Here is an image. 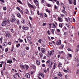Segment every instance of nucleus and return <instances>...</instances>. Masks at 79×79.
Segmentation results:
<instances>
[{"mask_svg":"<svg viewBox=\"0 0 79 79\" xmlns=\"http://www.w3.org/2000/svg\"><path fill=\"white\" fill-rule=\"evenodd\" d=\"M57 45H60L61 44V41L60 40H58L56 43Z\"/></svg>","mask_w":79,"mask_h":79,"instance_id":"nucleus-5","label":"nucleus"},{"mask_svg":"<svg viewBox=\"0 0 79 79\" xmlns=\"http://www.w3.org/2000/svg\"><path fill=\"white\" fill-rule=\"evenodd\" d=\"M2 39L0 38V43H2Z\"/></svg>","mask_w":79,"mask_h":79,"instance_id":"nucleus-64","label":"nucleus"},{"mask_svg":"<svg viewBox=\"0 0 79 79\" xmlns=\"http://www.w3.org/2000/svg\"><path fill=\"white\" fill-rule=\"evenodd\" d=\"M41 52H42V53H44L45 52L46 50L44 48H43L41 49Z\"/></svg>","mask_w":79,"mask_h":79,"instance_id":"nucleus-6","label":"nucleus"},{"mask_svg":"<svg viewBox=\"0 0 79 79\" xmlns=\"http://www.w3.org/2000/svg\"><path fill=\"white\" fill-rule=\"evenodd\" d=\"M7 45H8V43L5 42L3 44V45L4 47H6V46Z\"/></svg>","mask_w":79,"mask_h":79,"instance_id":"nucleus-16","label":"nucleus"},{"mask_svg":"<svg viewBox=\"0 0 79 79\" xmlns=\"http://www.w3.org/2000/svg\"><path fill=\"white\" fill-rule=\"evenodd\" d=\"M61 5L62 6H63V8H65V7H64V4H63V3H61Z\"/></svg>","mask_w":79,"mask_h":79,"instance_id":"nucleus-31","label":"nucleus"},{"mask_svg":"<svg viewBox=\"0 0 79 79\" xmlns=\"http://www.w3.org/2000/svg\"><path fill=\"white\" fill-rule=\"evenodd\" d=\"M75 61L78 64L79 63V58L77 56L76 57Z\"/></svg>","mask_w":79,"mask_h":79,"instance_id":"nucleus-4","label":"nucleus"},{"mask_svg":"<svg viewBox=\"0 0 79 79\" xmlns=\"http://www.w3.org/2000/svg\"><path fill=\"white\" fill-rule=\"evenodd\" d=\"M46 12H48V13H49V14H50V11L49 10H48L46 9Z\"/></svg>","mask_w":79,"mask_h":79,"instance_id":"nucleus-28","label":"nucleus"},{"mask_svg":"<svg viewBox=\"0 0 79 79\" xmlns=\"http://www.w3.org/2000/svg\"><path fill=\"white\" fill-rule=\"evenodd\" d=\"M56 3H57V5H60V3H59V2L57 1Z\"/></svg>","mask_w":79,"mask_h":79,"instance_id":"nucleus-58","label":"nucleus"},{"mask_svg":"<svg viewBox=\"0 0 79 79\" xmlns=\"http://www.w3.org/2000/svg\"><path fill=\"white\" fill-rule=\"evenodd\" d=\"M20 46V44H17L16 45V47H17V48H18Z\"/></svg>","mask_w":79,"mask_h":79,"instance_id":"nucleus-47","label":"nucleus"},{"mask_svg":"<svg viewBox=\"0 0 79 79\" xmlns=\"http://www.w3.org/2000/svg\"><path fill=\"white\" fill-rule=\"evenodd\" d=\"M68 55L69 57H72V55L70 54H68Z\"/></svg>","mask_w":79,"mask_h":79,"instance_id":"nucleus-44","label":"nucleus"},{"mask_svg":"<svg viewBox=\"0 0 79 79\" xmlns=\"http://www.w3.org/2000/svg\"><path fill=\"white\" fill-rule=\"evenodd\" d=\"M0 1L2 2V3H5V1H4V0H0Z\"/></svg>","mask_w":79,"mask_h":79,"instance_id":"nucleus-61","label":"nucleus"},{"mask_svg":"<svg viewBox=\"0 0 79 79\" xmlns=\"http://www.w3.org/2000/svg\"><path fill=\"white\" fill-rule=\"evenodd\" d=\"M62 12L63 13H64L65 15H66V12L65 11V8H64V10H62Z\"/></svg>","mask_w":79,"mask_h":79,"instance_id":"nucleus-13","label":"nucleus"},{"mask_svg":"<svg viewBox=\"0 0 79 79\" xmlns=\"http://www.w3.org/2000/svg\"><path fill=\"white\" fill-rule=\"evenodd\" d=\"M4 10H6V7H3Z\"/></svg>","mask_w":79,"mask_h":79,"instance_id":"nucleus-59","label":"nucleus"},{"mask_svg":"<svg viewBox=\"0 0 79 79\" xmlns=\"http://www.w3.org/2000/svg\"><path fill=\"white\" fill-rule=\"evenodd\" d=\"M37 15H40V13H39V10H38L37 11Z\"/></svg>","mask_w":79,"mask_h":79,"instance_id":"nucleus-49","label":"nucleus"},{"mask_svg":"<svg viewBox=\"0 0 79 79\" xmlns=\"http://www.w3.org/2000/svg\"><path fill=\"white\" fill-rule=\"evenodd\" d=\"M34 2L37 5H38V4H39V2H38V1L37 0H35L34 1Z\"/></svg>","mask_w":79,"mask_h":79,"instance_id":"nucleus-18","label":"nucleus"},{"mask_svg":"<svg viewBox=\"0 0 79 79\" xmlns=\"http://www.w3.org/2000/svg\"><path fill=\"white\" fill-rule=\"evenodd\" d=\"M28 68H29V66L27 65H25L24 66V69H26V70H27L28 69Z\"/></svg>","mask_w":79,"mask_h":79,"instance_id":"nucleus-11","label":"nucleus"},{"mask_svg":"<svg viewBox=\"0 0 79 79\" xmlns=\"http://www.w3.org/2000/svg\"><path fill=\"white\" fill-rule=\"evenodd\" d=\"M31 67L32 68H33L34 69H36V67L35 66V65L32 64Z\"/></svg>","mask_w":79,"mask_h":79,"instance_id":"nucleus-17","label":"nucleus"},{"mask_svg":"<svg viewBox=\"0 0 79 79\" xmlns=\"http://www.w3.org/2000/svg\"><path fill=\"white\" fill-rule=\"evenodd\" d=\"M61 65H62V64H61V63H59L58 65L59 67H60V66H61Z\"/></svg>","mask_w":79,"mask_h":79,"instance_id":"nucleus-41","label":"nucleus"},{"mask_svg":"<svg viewBox=\"0 0 79 79\" xmlns=\"http://www.w3.org/2000/svg\"><path fill=\"white\" fill-rule=\"evenodd\" d=\"M78 51H79V48H77L75 50V52L77 53V52H78Z\"/></svg>","mask_w":79,"mask_h":79,"instance_id":"nucleus-26","label":"nucleus"},{"mask_svg":"<svg viewBox=\"0 0 79 79\" xmlns=\"http://www.w3.org/2000/svg\"><path fill=\"white\" fill-rule=\"evenodd\" d=\"M73 1L74 5H76V0H73Z\"/></svg>","mask_w":79,"mask_h":79,"instance_id":"nucleus-25","label":"nucleus"},{"mask_svg":"<svg viewBox=\"0 0 79 79\" xmlns=\"http://www.w3.org/2000/svg\"><path fill=\"white\" fill-rule=\"evenodd\" d=\"M8 49L7 48H6L5 49V52H8Z\"/></svg>","mask_w":79,"mask_h":79,"instance_id":"nucleus-43","label":"nucleus"},{"mask_svg":"<svg viewBox=\"0 0 79 79\" xmlns=\"http://www.w3.org/2000/svg\"><path fill=\"white\" fill-rule=\"evenodd\" d=\"M57 31H58V32H60V30L58 29H57Z\"/></svg>","mask_w":79,"mask_h":79,"instance_id":"nucleus-55","label":"nucleus"},{"mask_svg":"<svg viewBox=\"0 0 79 79\" xmlns=\"http://www.w3.org/2000/svg\"><path fill=\"white\" fill-rule=\"evenodd\" d=\"M69 2L70 4H72L73 3V2H72V1L71 0H69Z\"/></svg>","mask_w":79,"mask_h":79,"instance_id":"nucleus-35","label":"nucleus"},{"mask_svg":"<svg viewBox=\"0 0 79 79\" xmlns=\"http://www.w3.org/2000/svg\"><path fill=\"white\" fill-rule=\"evenodd\" d=\"M5 62H3V61H1L0 62V63L1 64H4V63H5Z\"/></svg>","mask_w":79,"mask_h":79,"instance_id":"nucleus-62","label":"nucleus"},{"mask_svg":"<svg viewBox=\"0 0 79 79\" xmlns=\"http://www.w3.org/2000/svg\"><path fill=\"white\" fill-rule=\"evenodd\" d=\"M42 39H39L38 40V42L39 43H40V44H41L42 43Z\"/></svg>","mask_w":79,"mask_h":79,"instance_id":"nucleus-29","label":"nucleus"},{"mask_svg":"<svg viewBox=\"0 0 79 79\" xmlns=\"http://www.w3.org/2000/svg\"><path fill=\"white\" fill-rule=\"evenodd\" d=\"M51 32L53 34H54V29H51Z\"/></svg>","mask_w":79,"mask_h":79,"instance_id":"nucleus-36","label":"nucleus"},{"mask_svg":"<svg viewBox=\"0 0 79 79\" xmlns=\"http://www.w3.org/2000/svg\"><path fill=\"white\" fill-rule=\"evenodd\" d=\"M17 2H18L19 3H20V4H21L22 5L23 4V3L21 2L20 1L18 0H17Z\"/></svg>","mask_w":79,"mask_h":79,"instance_id":"nucleus-37","label":"nucleus"},{"mask_svg":"<svg viewBox=\"0 0 79 79\" xmlns=\"http://www.w3.org/2000/svg\"><path fill=\"white\" fill-rule=\"evenodd\" d=\"M20 67L22 69H24V65H20Z\"/></svg>","mask_w":79,"mask_h":79,"instance_id":"nucleus-24","label":"nucleus"},{"mask_svg":"<svg viewBox=\"0 0 79 79\" xmlns=\"http://www.w3.org/2000/svg\"><path fill=\"white\" fill-rule=\"evenodd\" d=\"M42 66L43 67H45V64H42Z\"/></svg>","mask_w":79,"mask_h":79,"instance_id":"nucleus-63","label":"nucleus"},{"mask_svg":"<svg viewBox=\"0 0 79 79\" xmlns=\"http://www.w3.org/2000/svg\"><path fill=\"white\" fill-rule=\"evenodd\" d=\"M41 76H42V77H44V74H41Z\"/></svg>","mask_w":79,"mask_h":79,"instance_id":"nucleus-57","label":"nucleus"},{"mask_svg":"<svg viewBox=\"0 0 79 79\" xmlns=\"http://www.w3.org/2000/svg\"><path fill=\"white\" fill-rule=\"evenodd\" d=\"M52 65H53V62H51L48 65V66L50 69H51V68H52Z\"/></svg>","mask_w":79,"mask_h":79,"instance_id":"nucleus-3","label":"nucleus"},{"mask_svg":"<svg viewBox=\"0 0 79 79\" xmlns=\"http://www.w3.org/2000/svg\"><path fill=\"white\" fill-rule=\"evenodd\" d=\"M54 8L55 9H58V7L55 5Z\"/></svg>","mask_w":79,"mask_h":79,"instance_id":"nucleus-51","label":"nucleus"},{"mask_svg":"<svg viewBox=\"0 0 79 79\" xmlns=\"http://www.w3.org/2000/svg\"><path fill=\"white\" fill-rule=\"evenodd\" d=\"M6 21H4L3 23H2V26H5L6 24Z\"/></svg>","mask_w":79,"mask_h":79,"instance_id":"nucleus-8","label":"nucleus"},{"mask_svg":"<svg viewBox=\"0 0 79 79\" xmlns=\"http://www.w3.org/2000/svg\"><path fill=\"white\" fill-rule=\"evenodd\" d=\"M47 33L48 35H50V31L48 30L47 31Z\"/></svg>","mask_w":79,"mask_h":79,"instance_id":"nucleus-54","label":"nucleus"},{"mask_svg":"<svg viewBox=\"0 0 79 79\" xmlns=\"http://www.w3.org/2000/svg\"><path fill=\"white\" fill-rule=\"evenodd\" d=\"M14 77L15 79H16V77H17V75H14Z\"/></svg>","mask_w":79,"mask_h":79,"instance_id":"nucleus-45","label":"nucleus"},{"mask_svg":"<svg viewBox=\"0 0 79 79\" xmlns=\"http://www.w3.org/2000/svg\"><path fill=\"white\" fill-rule=\"evenodd\" d=\"M40 56L41 57V58H42V56H43V54H42V53H40Z\"/></svg>","mask_w":79,"mask_h":79,"instance_id":"nucleus-33","label":"nucleus"},{"mask_svg":"<svg viewBox=\"0 0 79 79\" xmlns=\"http://www.w3.org/2000/svg\"><path fill=\"white\" fill-rule=\"evenodd\" d=\"M38 48L39 51H40V47H38Z\"/></svg>","mask_w":79,"mask_h":79,"instance_id":"nucleus-60","label":"nucleus"},{"mask_svg":"<svg viewBox=\"0 0 79 79\" xmlns=\"http://www.w3.org/2000/svg\"><path fill=\"white\" fill-rule=\"evenodd\" d=\"M47 6H48V7H51L52 6V5H51L50 4H47Z\"/></svg>","mask_w":79,"mask_h":79,"instance_id":"nucleus-32","label":"nucleus"},{"mask_svg":"<svg viewBox=\"0 0 79 79\" xmlns=\"http://www.w3.org/2000/svg\"><path fill=\"white\" fill-rule=\"evenodd\" d=\"M17 16L19 17V18H21V15L20 14H19V13H18L17 14Z\"/></svg>","mask_w":79,"mask_h":79,"instance_id":"nucleus-23","label":"nucleus"},{"mask_svg":"<svg viewBox=\"0 0 79 79\" xmlns=\"http://www.w3.org/2000/svg\"><path fill=\"white\" fill-rule=\"evenodd\" d=\"M59 53H60V54H61V53H64V52L63 51H61V52H60V51H59Z\"/></svg>","mask_w":79,"mask_h":79,"instance_id":"nucleus-50","label":"nucleus"},{"mask_svg":"<svg viewBox=\"0 0 79 79\" xmlns=\"http://www.w3.org/2000/svg\"><path fill=\"white\" fill-rule=\"evenodd\" d=\"M41 3H44V0H41Z\"/></svg>","mask_w":79,"mask_h":79,"instance_id":"nucleus-46","label":"nucleus"},{"mask_svg":"<svg viewBox=\"0 0 79 79\" xmlns=\"http://www.w3.org/2000/svg\"><path fill=\"white\" fill-rule=\"evenodd\" d=\"M27 39L28 40H31L32 39L31 38V36H29L27 37Z\"/></svg>","mask_w":79,"mask_h":79,"instance_id":"nucleus-20","label":"nucleus"},{"mask_svg":"<svg viewBox=\"0 0 79 79\" xmlns=\"http://www.w3.org/2000/svg\"><path fill=\"white\" fill-rule=\"evenodd\" d=\"M68 50L69 51H70L71 52H73V51L69 48H68Z\"/></svg>","mask_w":79,"mask_h":79,"instance_id":"nucleus-30","label":"nucleus"},{"mask_svg":"<svg viewBox=\"0 0 79 79\" xmlns=\"http://www.w3.org/2000/svg\"><path fill=\"white\" fill-rule=\"evenodd\" d=\"M47 24V23H43V26H45Z\"/></svg>","mask_w":79,"mask_h":79,"instance_id":"nucleus-53","label":"nucleus"},{"mask_svg":"<svg viewBox=\"0 0 79 79\" xmlns=\"http://www.w3.org/2000/svg\"><path fill=\"white\" fill-rule=\"evenodd\" d=\"M58 20L60 22H63V19H62L60 17H58Z\"/></svg>","mask_w":79,"mask_h":79,"instance_id":"nucleus-9","label":"nucleus"},{"mask_svg":"<svg viewBox=\"0 0 79 79\" xmlns=\"http://www.w3.org/2000/svg\"><path fill=\"white\" fill-rule=\"evenodd\" d=\"M26 76L27 78H29L31 77V75L29 73H27L26 74Z\"/></svg>","mask_w":79,"mask_h":79,"instance_id":"nucleus-10","label":"nucleus"},{"mask_svg":"<svg viewBox=\"0 0 79 79\" xmlns=\"http://www.w3.org/2000/svg\"><path fill=\"white\" fill-rule=\"evenodd\" d=\"M63 47H64V45H62L60 46L59 48L60 49H62V48H63Z\"/></svg>","mask_w":79,"mask_h":79,"instance_id":"nucleus-27","label":"nucleus"},{"mask_svg":"<svg viewBox=\"0 0 79 79\" xmlns=\"http://www.w3.org/2000/svg\"><path fill=\"white\" fill-rule=\"evenodd\" d=\"M25 48L26 50H29V47H26Z\"/></svg>","mask_w":79,"mask_h":79,"instance_id":"nucleus-38","label":"nucleus"},{"mask_svg":"<svg viewBox=\"0 0 79 79\" xmlns=\"http://www.w3.org/2000/svg\"><path fill=\"white\" fill-rule=\"evenodd\" d=\"M7 63H10V64H11L12 63V60H7Z\"/></svg>","mask_w":79,"mask_h":79,"instance_id":"nucleus-14","label":"nucleus"},{"mask_svg":"<svg viewBox=\"0 0 79 79\" xmlns=\"http://www.w3.org/2000/svg\"><path fill=\"white\" fill-rule=\"evenodd\" d=\"M22 29H23L24 31H26L27 30V29H28V28L27 27H25L24 26H23L22 27Z\"/></svg>","mask_w":79,"mask_h":79,"instance_id":"nucleus-15","label":"nucleus"},{"mask_svg":"<svg viewBox=\"0 0 79 79\" xmlns=\"http://www.w3.org/2000/svg\"><path fill=\"white\" fill-rule=\"evenodd\" d=\"M60 17H64V15H63L62 14H60Z\"/></svg>","mask_w":79,"mask_h":79,"instance_id":"nucleus-42","label":"nucleus"},{"mask_svg":"<svg viewBox=\"0 0 79 79\" xmlns=\"http://www.w3.org/2000/svg\"><path fill=\"white\" fill-rule=\"evenodd\" d=\"M62 26H63V25L61 23H60L59 24V27H60L62 28Z\"/></svg>","mask_w":79,"mask_h":79,"instance_id":"nucleus-34","label":"nucleus"},{"mask_svg":"<svg viewBox=\"0 0 79 79\" xmlns=\"http://www.w3.org/2000/svg\"><path fill=\"white\" fill-rule=\"evenodd\" d=\"M16 8L17 10H19V11H20V8H19V7H16Z\"/></svg>","mask_w":79,"mask_h":79,"instance_id":"nucleus-48","label":"nucleus"},{"mask_svg":"<svg viewBox=\"0 0 79 79\" xmlns=\"http://www.w3.org/2000/svg\"><path fill=\"white\" fill-rule=\"evenodd\" d=\"M52 28H54V29L56 28V26H55V24L54 23H52Z\"/></svg>","mask_w":79,"mask_h":79,"instance_id":"nucleus-21","label":"nucleus"},{"mask_svg":"<svg viewBox=\"0 0 79 79\" xmlns=\"http://www.w3.org/2000/svg\"><path fill=\"white\" fill-rule=\"evenodd\" d=\"M58 76H60V77H62V74L60 72H58Z\"/></svg>","mask_w":79,"mask_h":79,"instance_id":"nucleus-12","label":"nucleus"},{"mask_svg":"<svg viewBox=\"0 0 79 79\" xmlns=\"http://www.w3.org/2000/svg\"><path fill=\"white\" fill-rule=\"evenodd\" d=\"M25 13L26 14H28L29 13V10L27 9H26L25 11Z\"/></svg>","mask_w":79,"mask_h":79,"instance_id":"nucleus-19","label":"nucleus"},{"mask_svg":"<svg viewBox=\"0 0 79 79\" xmlns=\"http://www.w3.org/2000/svg\"><path fill=\"white\" fill-rule=\"evenodd\" d=\"M64 72H65V73H67L68 72H69L68 71H67V70H64Z\"/></svg>","mask_w":79,"mask_h":79,"instance_id":"nucleus-56","label":"nucleus"},{"mask_svg":"<svg viewBox=\"0 0 79 79\" xmlns=\"http://www.w3.org/2000/svg\"><path fill=\"white\" fill-rule=\"evenodd\" d=\"M28 5L30 8H33V9H36V7L35 6H33L30 4H28Z\"/></svg>","mask_w":79,"mask_h":79,"instance_id":"nucleus-2","label":"nucleus"},{"mask_svg":"<svg viewBox=\"0 0 79 79\" xmlns=\"http://www.w3.org/2000/svg\"><path fill=\"white\" fill-rule=\"evenodd\" d=\"M36 62L37 64H38V65L39 66V65H40V61H39L36 60Z\"/></svg>","mask_w":79,"mask_h":79,"instance_id":"nucleus-22","label":"nucleus"},{"mask_svg":"<svg viewBox=\"0 0 79 79\" xmlns=\"http://www.w3.org/2000/svg\"><path fill=\"white\" fill-rule=\"evenodd\" d=\"M16 21V19L15 17H13L10 19V21L12 23H14Z\"/></svg>","mask_w":79,"mask_h":79,"instance_id":"nucleus-7","label":"nucleus"},{"mask_svg":"<svg viewBox=\"0 0 79 79\" xmlns=\"http://www.w3.org/2000/svg\"><path fill=\"white\" fill-rule=\"evenodd\" d=\"M25 53H26V52H23L22 53V55H25Z\"/></svg>","mask_w":79,"mask_h":79,"instance_id":"nucleus-40","label":"nucleus"},{"mask_svg":"<svg viewBox=\"0 0 79 79\" xmlns=\"http://www.w3.org/2000/svg\"><path fill=\"white\" fill-rule=\"evenodd\" d=\"M51 62H50V60H48L47 62H46V64H49Z\"/></svg>","mask_w":79,"mask_h":79,"instance_id":"nucleus-39","label":"nucleus"},{"mask_svg":"<svg viewBox=\"0 0 79 79\" xmlns=\"http://www.w3.org/2000/svg\"><path fill=\"white\" fill-rule=\"evenodd\" d=\"M56 68V66L55 65H54L53 67V69H55Z\"/></svg>","mask_w":79,"mask_h":79,"instance_id":"nucleus-52","label":"nucleus"},{"mask_svg":"<svg viewBox=\"0 0 79 79\" xmlns=\"http://www.w3.org/2000/svg\"><path fill=\"white\" fill-rule=\"evenodd\" d=\"M49 56H51V55H54V53H55V52H54V50H52L51 51H48Z\"/></svg>","mask_w":79,"mask_h":79,"instance_id":"nucleus-1","label":"nucleus"}]
</instances>
